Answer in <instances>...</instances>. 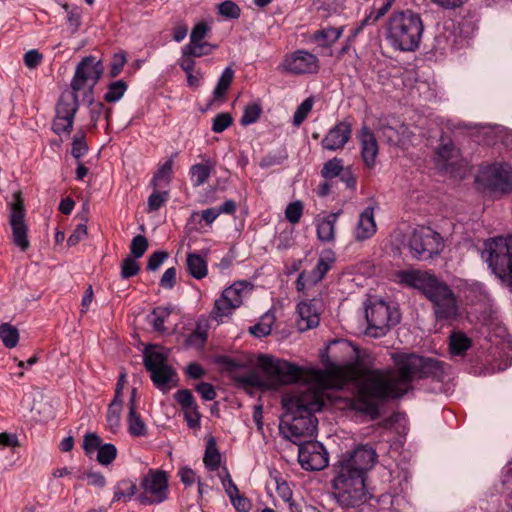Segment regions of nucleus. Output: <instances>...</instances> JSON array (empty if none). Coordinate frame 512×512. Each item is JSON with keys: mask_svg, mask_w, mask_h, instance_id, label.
Returning <instances> with one entry per match:
<instances>
[{"mask_svg": "<svg viewBox=\"0 0 512 512\" xmlns=\"http://www.w3.org/2000/svg\"><path fill=\"white\" fill-rule=\"evenodd\" d=\"M395 371H366L357 379V390L352 405L357 410L370 414L373 418L379 414V402L386 397H401L415 378L443 374V364L435 358H424L411 352L392 354Z\"/></svg>", "mask_w": 512, "mask_h": 512, "instance_id": "obj_1", "label": "nucleus"}, {"mask_svg": "<svg viewBox=\"0 0 512 512\" xmlns=\"http://www.w3.org/2000/svg\"><path fill=\"white\" fill-rule=\"evenodd\" d=\"M344 379L337 376L336 369H310L300 383L283 398L285 414L280 422L283 435L298 444L308 437H314L318 428L315 412L321 410L325 403V390L328 387H340Z\"/></svg>", "mask_w": 512, "mask_h": 512, "instance_id": "obj_2", "label": "nucleus"}, {"mask_svg": "<svg viewBox=\"0 0 512 512\" xmlns=\"http://www.w3.org/2000/svg\"><path fill=\"white\" fill-rule=\"evenodd\" d=\"M400 283L423 291L433 303L437 319H454L458 315V306L451 288L438 280L428 270H400L397 273Z\"/></svg>", "mask_w": 512, "mask_h": 512, "instance_id": "obj_3", "label": "nucleus"}, {"mask_svg": "<svg viewBox=\"0 0 512 512\" xmlns=\"http://www.w3.org/2000/svg\"><path fill=\"white\" fill-rule=\"evenodd\" d=\"M332 496L340 507H359L371 498L367 485L356 473L353 453L340 460L332 480Z\"/></svg>", "mask_w": 512, "mask_h": 512, "instance_id": "obj_4", "label": "nucleus"}, {"mask_svg": "<svg viewBox=\"0 0 512 512\" xmlns=\"http://www.w3.org/2000/svg\"><path fill=\"white\" fill-rule=\"evenodd\" d=\"M424 22L413 10H401L390 16L386 26V39L394 49L415 51L420 45Z\"/></svg>", "mask_w": 512, "mask_h": 512, "instance_id": "obj_5", "label": "nucleus"}, {"mask_svg": "<svg viewBox=\"0 0 512 512\" xmlns=\"http://www.w3.org/2000/svg\"><path fill=\"white\" fill-rule=\"evenodd\" d=\"M257 367L262 370L263 376L249 375V377H246V382L260 385L261 387H272L275 389V387H280V385L298 382L304 376L301 367L291 364L287 360L268 356V354H262V356L258 357Z\"/></svg>", "mask_w": 512, "mask_h": 512, "instance_id": "obj_6", "label": "nucleus"}, {"mask_svg": "<svg viewBox=\"0 0 512 512\" xmlns=\"http://www.w3.org/2000/svg\"><path fill=\"white\" fill-rule=\"evenodd\" d=\"M482 257L498 277L512 285V234L485 240Z\"/></svg>", "mask_w": 512, "mask_h": 512, "instance_id": "obj_7", "label": "nucleus"}, {"mask_svg": "<svg viewBox=\"0 0 512 512\" xmlns=\"http://www.w3.org/2000/svg\"><path fill=\"white\" fill-rule=\"evenodd\" d=\"M477 181L492 194L504 196L512 192V166L504 162H494L482 166Z\"/></svg>", "mask_w": 512, "mask_h": 512, "instance_id": "obj_8", "label": "nucleus"}, {"mask_svg": "<svg viewBox=\"0 0 512 512\" xmlns=\"http://www.w3.org/2000/svg\"><path fill=\"white\" fill-rule=\"evenodd\" d=\"M368 326L366 333L370 336H384L391 325H396L401 314L397 308H391L382 299H374L365 307Z\"/></svg>", "mask_w": 512, "mask_h": 512, "instance_id": "obj_9", "label": "nucleus"}, {"mask_svg": "<svg viewBox=\"0 0 512 512\" xmlns=\"http://www.w3.org/2000/svg\"><path fill=\"white\" fill-rule=\"evenodd\" d=\"M104 71L101 60L95 56H85L75 68V73L71 81V88L76 91L77 101L79 103V93L82 91L91 101V95L96 83L99 82Z\"/></svg>", "mask_w": 512, "mask_h": 512, "instance_id": "obj_10", "label": "nucleus"}, {"mask_svg": "<svg viewBox=\"0 0 512 512\" xmlns=\"http://www.w3.org/2000/svg\"><path fill=\"white\" fill-rule=\"evenodd\" d=\"M144 365L150 372L153 383L160 389H168L176 371L168 364V354L161 346H146Z\"/></svg>", "mask_w": 512, "mask_h": 512, "instance_id": "obj_11", "label": "nucleus"}, {"mask_svg": "<svg viewBox=\"0 0 512 512\" xmlns=\"http://www.w3.org/2000/svg\"><path fill=\"white\" fill-rule=\"evenodd\" d=\"M408 247L412 256L420 258V260H426L434 254L441 253L443 238L431 227H417L410 233Z\"/></svg>", "mask_w": 512, "mask_h": 512, "instance_id": "obj_12", "label": "nucleus"}, {"mask_svg": "<svg viewBox=\"0 0 512 512\" xmlns=\"http://www.w3.org/2000/svg\"><path fill=\"white\" fill-rule=\"evenodd\" d=\"M140 503H161L169 495V480L163 470H149L139 484Z\"/></svg>", "mask_w": 512, "mask_h": 512, "instance_id": "obj_13", "label": "nucleus"}, {"mask_svg": "<svg viewBox=\"0 0 512 512\" xmlns=\"http://www.w3.org/2000/svg\"><path fill=\"white\" fill-rule=\"evenodd\" d=\"M26 211L23 200L19 193H16L15 200L10 205L9 223L12 230V239L22 251L30 247L28 238V225L25 222Z\"/></svg>", "mask_w": 512, "mask_h": 512, "instance_id": "obj_14", "label": "nucleus"}, {"mask_svg": "<svg viewBox=\"0 0 512 512\" xmlns=\"http://www.w3.org/2000/svg\"><path fill=\"white\" fill-rule=\"evenodd\" d=\"M246 289V282H234L232 286L222 291L213 307V314L216 319H223L225 315H230L234 309L239 308L243 302Z\"/></svg>", "mask_w": 512, "mask_h": 512, "instance_id": "obj_15", "label": "nucleus"}, {"mask_svg": "<svg viewBox=\"0 0 512 512\" xmlns=\"http://www.w3.org/2000/svg\"><path fill=\"white\" fill-rule=\"evenodd\" d=\"M298 460L304 469H323L329 463V456L323 443L307 438L305 443H300Z\"/></svg>", "mask_w": 512, "mask_h": 512, "instance_id": "obj_16", "label": "nucleus"}, {"mask_svg": "<svg viewBox=\"0 0 512 512\" xmlns=\"http://www.w3.org/2000/svg\"><path fill=\"white\" fill-rule=\"evenodd\" d=\"M282 67L292 74H308V72H318L319 61L317 56L308 50H296L285 56Z\"/></svg>", "mask_w": 512, "mask_h": 512, "instance_id": "obj_17", "label": "nucleus"}, {"mask_svg": "<svg viewBox=\"0 0 512 512\" xmlns=\"http://www.w3.org/2000/svg\"><path fill=\"white\" fill-rule=\"evenodd\" d=\"M322 309L323 303L321 299H310V301H301L298 303V329L307 330L317 327L320 323Z\"/></svg>", "mask_w": 512, "mask_h": 512, "instance_id": "obj_18", "label": "nucleus"}, {"mask_svg": "<svg viewBox=\"0 0 512 512\" xmlns=\"http://www.w3.org/2000/svg\"><path fill=\"white\" fill-rule=\"evenodd\" d=\"M353 128L349 120H340L336 122L321 141L323 148L326 150H339L344 148L346 142L351 139Z\"/></svg>", "mask_w": 512, "mask_h": 512, "instance_id": "obj_19", "label": "nucleus"}, {"mask_svg": "<svg viewBox=\"0 0 512 512\" xmlns=\"http://www.w3.org/2000/svg\"><path fill=\"white\" fill-rule=\"evenodd\" d=\"M380 133L390 144H406L411 139V132L401 120L388 119L380 124Z\"/></svg>", "mask_w": 512, "mask_h": 512, "instance_id": "obj_20", "label": "nucleus"}, {"mask_svg": "<svg viewBox=\"0 0 512 512\" xmlns=\"http://www.w3.org/2000/svg\"><path fill=\"white\" fill-rule=\"evenodd\" d=\"M378 459L376 449L372 445H358L352 452V461L355 471L360 475L363 484H366V472L375 465Z\"/></svg>", "mask_w": 512, "mask_h": 512, "instance_id": "obj_21", "label": "nucleus"}, {"mask_svg": "<svg viewBox=\"0 0 512 512\" xmlns=\"http://www.w3.org/2000/svg\"><path fill=\"white\" fill-rule=\"evenodd\" d=\"M461 160L460 152L452 141L440 143L434 155V161L441 169H454Z\"/></svg>", "mask_w": 512, "mask_h": 512, "instance_id": "obj_22", "label": "nucleus"}, {"mask_svg": "<svg viewBox=\"0 0 512 512\" xmlns=\"http://www.w3.org/2000/svg\"><path fill=\"white\" fill-rule=\"evenodd\" d=\"M377 232V222L375 219L374 208L368 206L361 213L356 222L353 235L357 241L369 239Z\"/></svg>", "mask_w": 512, "mask_h": 512, "instance_id": "obj_23", "label": "nucleus"}, {"mask_svg": "<svg viewBox=\"0 0 512 512\" xmlns=\"http://www.w3.org/2000/svg\"><path fill=\"white\" fill-rule=\"evenodd\" d=\"M359 140L361 145V155L365 164L368 167H373L379 153V144L373 132H371L367 126H364L360 131Z\"/></svg>", "mask_w": 512, "mask_h": 512, "instance_id": "obj_24", "label": "nucleus"}, {"mask_svg": "<svg viewBox=\"0 0 512 512\" xmlns=\"http://www.w3.org/2000/svg\"><path fill=\"white\" fill-rule=\"evenodd\" d=\"M339 214H325L314 219L316 233L320 241L331 243L336 239V225Z\"/></svg>", "mask_w": 512, "mask_h": 512, "instance_id": "obj_25", "label": "nucleus"}, {"mask_svg": "<svg viewBox=\"0 0 512 512\" xmlns=\"http://www.w3.org/2000/svg\"><path fill=\"white\" fill-rule=\"evenodd\" d=\"M78 107L79 102L75 90H72L70 96H62L58 102V112L62 114L64 120L69 122V133L73 129V121Z\"/></svg>", "mask_w": 512, "mask_h": 512, "instance_id": "obj_26", "label": "nucleus"}, {"mask_svg": "<svg viewBox=\"0 0 512 512\" xmlns=\"http://www.w3.org/2000/svg\"><path fill=\"white\" fill-rule=\"evenodd\" d=\"M333 262H335L334 252L327 250L320 255L315 267L310 270L308 274V281L310 283H318L326 275L327 271L330 270Z\"/></svg>", "mask_w": 512, "mask_h": 512, "instance_id": "obj_27", "label": "nucleus"}, {"mask_svg": "<svg viewBox=\"0 0 512 512\" xmlns=\"http://www.w3.org/2000/svg\"><path fill=\"white\" fill-rule=\"evenodd\" d=\"M127 428L130 435L134 437H143V435H147L148 432L146 422L143 421V417H141L140 413L137 411V407H134L133 404L129 405Z\"/></svg>", "mask_w": 512, "mask_h": 512, "instance_id": "obj_28", "label": "nucleus"}, {"mask_svg": "<svg viewBox=\"0 0 512 512\" xmlns=\"http://www.w3.org/2000/svg\"><path fill=\"white\" fill-rule=\"evenodd\" d=\"M173 165H174L173 158H168L162 164V166L159 167V169L157 170L153 179L151 180L152 185L159 186L160 188H163L164 190H166L165 186H168V184H170V181L172 179Z\"/></svg>", "mask_w": 512, "mask_h": 512, "instance_id": "obj_29", "label": "nucleus"}, {"mask_svg": "<svg viewBox=\"0 0 512 512\" xmlns=\"http://www.w3.org/2000/svg\"><path fill=\"white\" fill-rule=\"evenodd\" d=\"M187 268L194 277H197V279L205 277L208 273L207 261L205 257H202L199 253H188Z\"/></svg>", "mask_w": 512, "mask_h": 512, "instance_id": "obj_30", "label": "nucleus"}, {"mask_svg": "<svg viewBox=\"0 0 512 512\" xmlns=\"http://www.w3.org/2000/svg\"><path fill=\"white\" fill-rule=\"evenodd\" d=\"M213 167V164H208V162L207 164H193L189 169V176L194 186L204 184V182L209 179Z\"/></svg>", "mask_w": 512, "mask_h": 512, "instance_id": "obj_31", "label": "nucleus"}, {"mask_svg": "<svg viewBox=\"0 0 512 512\" xmlns=\"http://www.w3.org/2000/svg\"><path fill=\"white\" fill-rule=\"evenodd\" d=\"M343 27H325L316 31L314 39L320 45H331L343 34Z\"/></svg>", "mask_w": 512, "mask_h": 512, "instance_id": "obj_32", "label": "nucleus"}, {"mask_svg": "<svg viewBox=\"0 0 512 512\" xmlns=\"http://www.w3.org/2000/svg\"><path fill=\"white\" fill-rule=\"evenodd\" d=\"M137 492V486L135 481L131 480H122L118 481L115 486L114 496L112 501H119V499H124L128 501V499L133 498Z\"/></svg>", "mask_w": 512, "mask_h": 512, "instance_id": "obj_33", "label": "nucleus"}, {"mask_svg": "<svg viewBox=\"0 0 512 512\" xmlns=\"http://www.w3.org/2000/svg\"><path fill=\"white\" fill-rule=\"evenodd\" d=\"M171 311L169 307H156L148 314L147 321L155 330H166L165 322Z\"/></svg>", "mask_w": 512, "mask_h": 512, "instance_id": "obj_34", "label": "nucleus"}, {"mask_svg": "<svg viewBox=\"0 0 512 512\" xmlns=\"http://www.w3.org/2000/svg\"><path fill=\"white\" fill-rule=\"evenodd\" d=\"M203 461L209 469H217L221 462V455L217 448V442L214 438H210L206 445V451Z\"/></svg>", "mask_w": 512, "mask_h": 512, "instance_id": "obj_35", "label": "nucleus"}, {"mask_svg": "<svg viewBox=\"0 0 512 512\" xmlns=\"http://www.w3.org/2000/svg\"><path fill=\"white\" fill-rule=\"evenodd\" d=\"M121 407L119 400L115 394L112 402L110 403L107 411V424L111 431H118L121 426Z\"/></svg>", "mask_w": 512, "mask_h": 512, "instance_id": "obj_36", "label": "nucleus"}, {"mask_svg": "<svg viewBox=\"0 0 512 512\" xmlns=\"http://www.w3.org/2000/svg\"><path fill=\"white\" fill-rule=\"evenodd\" d=\"M235 71L232 67H226L220 75L218 82L214 88V97L220 99L224 97L229 85L233 82Z\"/></svg>", "mask_w": 512, "mask_h": 512, "instance_id": "obj_37", "label": "nucleus"}, {"mask_svg": "<svg viewBox=\"0 0 512 512\" xmlns=\"http://www.w3.org/2000/svg\"><path fill=\"white\" fill-rule=\"evenodd\" d=\"M472 344L463 331H453L450 336V348L453 353H464Z\"/></svg>", "mask_w": 512, "mask_h": 512, "instance_id": "obj_38", "label": "nucleus"}, {"mask_svg": "<svg viewBox=\"0 0 512 512\" xmlns=\"http://www.w3.org/2000/svg\"><path fill=\"white\" fill-rule=\"evenodd\" d=\"M19 331L11 324L0 325V339L7 347H15L19 342Z\"/></svg>", "mask_w": 512, "mask_h": 512, "instance_id": "obj_39", "label": "nucleus"}, {"mask_svg": "<svg viewBox=\"0 0 512 512\" xmlns=\"http://www.w3.org/2000/svg\"><path fill=\"white\" fill-rule=\"evenodd\" d=\"M128 85L125 81H115L108 85L107 91L104 95V99L109 103H116L119 101L125 92L127 91Z\"/></svg>", "mask_w": 512, "mask_h": 512, "instance_id": "obj_40", "label": "nucleus"}, {"mask_svg": "<svg viewBox=\"0 0 512 512\" xmlns=\"http://www.w3.org/2000/svg\"><path fill=\"white\" fill-rule=\"evenodd\" d=\"M152 194L148 197L147 210L157 211L166 201H168L170 194L169 191H161L160 187H153Z\"/></svg>", "mask_w": 512, "mask_h": 512, "instance_id": "obj_41", "label": "nucleus"}, {"mask_svg": "<svg viewBox=\"0 0 512 512\" xmlns=\"http://www.w3.org/2000/svg\"><path fill=\"white\" fill-rule=\"evenodd\" d=\"M344 169V163L341 158H331L325 162L322 168V175L325 179H333V177H338L341 175Z\"/></svg>", "mask_w": 512, "mask_h": 512, "instance_id": "obj_42", "label": "nucleus"}, {"mask_svg": "<svg viewBox=\"0 0 512 512\" xmlns=\"http://www.w3.org/2000/svg\"><path fill=\"white\" fill-rule=\"evenodd\" d=\"M275 318L273 314H265L258 324H255L252 328H250V332L255 336H267L270 334Z\"/></svg>", "mask_w": 512, "mask_h": 512, "instance_id": "obj_43", "label": "nucleus"}, {"mask_svg": "<svg viewBox=\"0 0 512 512\" xmlns=\"http://www.w3.org/2000/svg\"><path fill=\"white\" fill-rule=\"evenodd\" d=\"M117 455V447L113 443H103L100 440L99 451L97 454V460L100 463H111L115 460Z\"/></svg>", "mask_w": 512, "mask_h": 512, "instance_id": "obj_44", "label": "nucleus"}, {"mask_svg": "<svg viewBox=\"0 0 512 512\" xmlns=\"http://www.w3.org/2000/svg\"><path fill=\"white\" fill-rule=\"evenodd\" d=\"M304 205L301 200L290 202L285 208V216L292 224H297L303 215Z\"/></svg>", "mask_w": 512, "mask_h": 512, "instance_id": "obj_45", "label": "nucleus"}, {"mask_svg": "<svg viewBox=\"0 0 512 512\" xmlns=\"http://www.w3.org/2000/svg\"><path fill=\"white\" fill-rule=\"evenodd\" d=\"M88 152V145L86 141V136L83 132H79L72 139V156L74 158H82Z\"/></svg>", "mask_w": 512, "mask_h": 512, "instance_id": "obj_46", "label": "nucleus"}, {"mask_svg": "<svg viewBox=\"0 0 512 512\" xmlns=\"http://www.w3.org/2000/svg\"><path fill=\"white\" fill-rule=\"evenodd\" d=\"M149 247V242L146 238V236H143V234H137L132 238V242L130 245V250L136 260V258H139V256H143V254L146 253L147 249Z\"/></svg>", "mask_w": 512, "mask_h": 512, "instance_id": "obj_47", "label": "nucleus"}, {"mask_svg": "<svg viewBox=\"0 0 512 512\" xmlns=\"http://www.w3.org/2000/svg\"><path fill=\"white\" fill-rule=\"evenodd\" d=\"M220 480L223 484V487H224V490H225L227 496L230 498L233 505H235V499H236V495L238 492V487H237L235 481L233 480V478H231L227 468L224 469L223 474L220 476Z\"/></svg>", "mask_w": 512, "mask_h": 512, "instance_id": "obj_48", "label": "nucleus"}, {"mask_svg": "<svg viewBox=\"0 0 512 512\" xmlns=\"http://www.w3.org/2000/svg\"><path fill=\"white\" fill-rule=\"evenodd\" d=\"M313 105L314 102L312 98H306V100L300 103L294 113L293 123L295 125H300V123H303V121L306 120L309 112H311Z\"/></svg>", "mask_w": 512, "mask_h": 512, "instance_id": "obj_49", "label": "nucleus"}, {"mask_svg": "<svg viewBox=\"0 0 512 512\" xmlns=\"http://www.w3.org/2000/svg\"><path fill=\"white\" fill-rule=\"evenodd\" d=\"M218 11L223 17L228 19H237L241 13V8L234 1H223L218 5Z\"/></svg>", "mask_w": 512, "mask_h": 512, "instance_id": "obj_50", "label": "nucleus"}, {"mask_svg": "<svg viewBox=\"0 0 512 512\" xmlns=\"http://www.w3.org/2000/svg\"><path fill=\"white\" fill-rule=\"evenodd\" d=\"M261 112L262 109L258 103H250L249 105H246L244 113L240 118V122L244 125H248V123H254V121L258 120Z\"/></svg>", "mask_w": 512, "mask_h": 512, "instance_id": "obj_51", "label": "nucleus"}, {"mask_svg": "<svg viewBox=\"0 0 512 512\" xmlns=\"http://www.w3.org/2000/svg\"><path fill=\"white\" fill-rule=\"evenodd\" d=\"M213 44L206 43L204 39L197 44H187L186 51L188 53H193L194 57H201V55H208L213 51Z\"/></svg>", "mask_w": 512, "mask_h": 512, "instance_id": "obj_52", "label": "nucleus"}, {"mask_svg": "<svg viewBox=\"0 0 512 512\" xmlns=\"http://www.w3.org/2000/svg\"><path fill=\"white\" fill-rule=\"evenodd\" d=\"M127 63L126 52H116L110 63V76H118Z\"/></svg>", "mask_w": 512, "mask_h": 512, "instance_id": "obj_53", "label": "nucleus"}, {"mask_svg": "<svg viewBox=\"0 0 512 512\" xmlns=\"http://www.w3.org/2000/svg\"><path fill=\"white\" fill-rule=\"evenodd\" d=\"M231 123H233V117H231L229 113H218L213 119L212 129L216 133H221V131H225Z\"/></svg>", "mask_w": 512, "mask_h": 512, "instance_id": "obj_54", "label": "nucleus"}, {"mask_svg": "<svg viewBox=\"0 0 512 512\" xmlns=\"http://www.w3.org/2000/svg\"><path fill=\"white\" fill-rule=\"evenodd\" d=\"M139 270L140 265L138 261H136V259L134 258V255H132V257H126L122 261V277H131V275H136V273H138Z\"/></svg>", "mask_w": 512, "mask_h": 512, "instance_id": "obj_55", "label": "nucleus"}, {"mask_svg": "<svg viewBox=\"0 0 512 512\" xmlns=\"http://www.w3.org/2000/svg\"><path fill=\"white\" fill-rule=\"evenodd\" d=\"M101 438L98 434H86L83 441V448L86 454H93L95 450H100Z\"/></svg>", "mask_w": 512, "mask_h": 512, "instance_id": "obj_56", "label": "nucleus"}, {"mask_svg": "<svg viewBox=\"0 0 512 512\" xmlns=\"http://www.w3.org/2000/svg\"><path fill=\"white\" fill-rule=\"evenodd\" d=\"M175 399L182 406L184 416L186 418L188 409L191 406L192 401V392L188 390V388H184L183 390H178L175 394Z\"/></svg>", "mask_w": 512, "mask_h": 512, "instance_id": "obj_57", "label": "nucleus"}, {"mask_svg": "<svg viewBox=\"0 0 512 512\" xmlns=\"http://www.w3.org/2000/svg\"><path fill=\"white\" fill-rule=\"evenodd\" d=\"M217 217H219V206L216 208H207L206 210H203L201 214H199V212H193L190 216V220L203 218L207 224H213Z\"/></svg>", "mask_w": 512, "mask_h": 512, "instance_id": "obj_58", "label": "nucleus"}, {"mask_svg": "<svg viewBox=\"0 0 512 512\" xmlns=\"http://www.w3.org/2000/svg\"><path fill=\"white\" fill-rule=\"evenodd\" d=\"M64 7L67 11V23L72 32H75V30H78V28L80 27L81 14L78 8L69 9L68 5H64Z\"/></svg>", "mask_w": 512, "mask_h": 512, "instance_id": "obj_59", "label": "nucleus"}, {"mask_svg": "<svg viewBox=\"0 0 512 512\" xmlns=\"http://www.w3.org/2000/svg\"><path fill=\"white\" fill-rule=\"evenodd\" d=\"M186 46H187V44H185L182 48V56L179 60V65L187 73V80H188V76H190L191 70H193V68L195 66V60H193L194 54H188V52H186Z\"/></svg>", "mask_w": 512, "mask_h": 512, "instance_id": "obj_60", "label": "nucleus"}, {"mask_svg": "<svg viewBox=\"0 0 512 512\" xmlns=\"http://www.w3.org/2000/svg\"><path fill=\"white\" fill-rule=\"evenodd\" d=\"M207 340V333L203 329H195L187 338V344L189 346L201 347Z\"/></svg>", "mask_w": 512, "mask_h": 512, "instance_id": "obj_61", "label": "nucleus"}, {"mask_svg": "<svg viewBox=\"0 0 512 512\" xmlns=\"http://www.w3.org/2000/svg\"><path fill=\"white\" fill-rule=\"evenodd\" d=\"M177 277V270L175 267H169L166 269L160 278V285L165 289H173Z\"/></svg>", "mask_w": 512, "mask_h": 512, "instance_id": "obj_62", "label": "nucleus"}, {"mask_svg": "<svg viewBox=\"0 0 512 512\" xmlns=\"http://www.w3.org/2000/svg\"><path fill=\"white\" fill-rule=\"evenodd\" d=\"M208 26L207 24H204V22H200L199 24H196L195 27H193L191 33H190V41L189 44H198L200 40H203L205 38L207 33Z\"/></svg>", "mask_w": 512, "mask_h": 512, "instance_id": "obj_63", "label": "nucleus"}, {"mask_svg": "<svg viewBox=\"0 0 512 512\" xmlns=\"http://www.w3.org/2000/svg\"><path fill=\"white\" fill-rule=\"evenodd\" d=\"M41 61H43V54L36 48H32V50L25 53L24 62L29 68H35V66L40 65Z\"/></svg>", "mask_w": 512, "mask_h": 512, "instance_id": "obj_64", "label": "nucleus"}]
</instances>
